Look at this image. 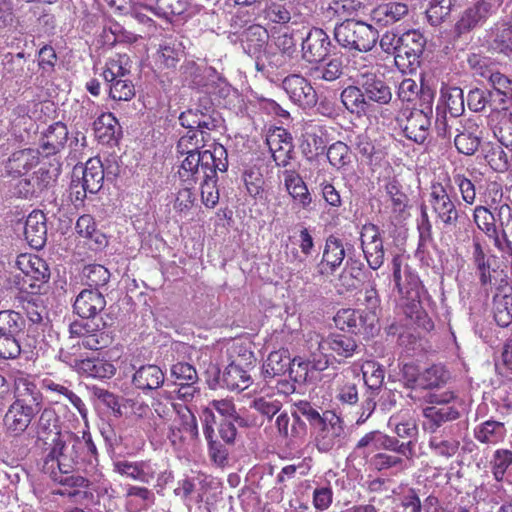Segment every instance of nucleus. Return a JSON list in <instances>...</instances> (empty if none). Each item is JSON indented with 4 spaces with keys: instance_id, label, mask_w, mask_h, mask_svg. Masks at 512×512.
Instances as JSON below:
<instances>
[{
    "instance_id": "f257e3e1",
    "label": "nucleus",
    "mask_w": 512,
    "mask_h": 512,
    "mask_svg": "<svg viewBox=\"0 0 512 512\" xmlns=\"http://www.w3.org/2000/svg\"><path fill=\"white\" fill-rule=\"evenodd\" d=\"M49 462H52V467L55 462L59 472H71L84 462L95 469L98 463L97 448L91 434L83 431L82 437H79L70 431L58 433V437L52 439V447L47 455L46 464Z\"/></svg>"
},
{
    "instance_id": "f03ea898",
    "label": "nucleus",
    "mask_w": 512,
    "mask_h": 512,
    "mask_svg": "<svg viewBox=\"0 0 512 512\" xmlns=\"http://www.w3.org/2000/svg\"><path fill=\"white\" fill-rule=\"evenodd\" d=\"M306 347L309 351L307 362H299V367H311V370L323 371L329 365V356L326 353L331 350L337 356L351 357L358 345L355 339L345 334H333L324 338L316 331H309L305 335Z\"/></svg>"
},
{
    "instance_id": "7ed1b4c3",
    "label": "nucleus",
    "mask_w": 512,
    "mask_h": 512,
    "mask_svg": "<svg viewBox=\"0 0 512 512\" xmlns=\"http://www.w3.org/2000/svg\"><path fill=\"white\" fill-rule=\"evenodd\" d=\"M152 410L160 424L172 419L168 438L173 445L194 441L198 437L196 418L187 406L155 399Z\"/></svg>"
},
{
    "instance_id": "20e7f679",
    "label": "nucleus",
    "mask_w": 512,
    "mask_h": 512,
    "mask_svg": "<svg viewBox=\"0 0 512 512\" xmlns=\"http://www.w3.org/2000/svg\"><path fill=\"white\" fill-rule=\"evenodd\" d=\"M184 156L178 173L181 181L188 185H194L213 170H227V152L221 144L214 145L213 150H203Z\"/></svg>"
},
{
    "instance_id": "39448f33",
    "label": "nucleus",
    "mask_w": 512,
    "mask_h": 512,
    "mask_svg": "<svg viewBox=\"0 0 512 512\" xmlns=\"http://www.w3.org/2000/svg\"><path fill=\"white\" fill-rule=\"evenodd\" d=\"M427 406L423 408V430L435 433L447 422L457 420L460 412L455 405L457 396L451 390L428 392L425 397Z\"/></svg>"
},
{
    "instance_id": "423d86ee",
    "label": "nucleus",
    "mask_w": 512,
    "mask_h": 512,
    "mask_svg": "<svg viewBox=\"0 0 512 512\" xmlns=\"http://www.w3.org/2000/svg\"><path fill=\"white\" fill-rule=\"evenodd\" d=\"M334 38L348 51L368 52L376 45L379 33L363 21L346 19L335 26Z\"/></svg>"
},
{
    "instance_id": "0eeeda50",
    "label": "nucleus",
    "mask_w": 512,
    "mask_h": 512,
    "mask_svg": "<svg viewBox=\"0 0 512 512\" xmlns=\"http://www.w3.org/2000/svg\"><path fill=\"white\" fill-rule=\"evenodd\" d=\"M113 470L121 476L143 484H150L156 479L159 487H163L172 479L170 471H160L158 464L151 460H117L113 462Z\"/></svg>"
},
{
    "instance_id": "6e6552de",
    "label": "nucleus",
    "mask_w": 512,
    "mask_h": 512,
    "mask_svg": "<svg viewBox=\"0 0 512 512\" xmlns=\"http://www.w3.org/2000/svg\"><path fill=\"white\" fill-rule=\"evenodd\" d=\"M16 266L23 274L21 290L37 294L50 278L46 262L34 254H21L16 259Z\"/></svg>"
},
{
    "instance_id": "1a4fd4ad",
    "label": "nucleus",
    "mask_w": 512,
    "mask_h": 512,
    "mask_svg": "<svg viewBox=\"0 0 512 512\" xmlns=\"http://www.w3.org/2000/svg\"><path fill=\"white\" fill-rule=\"evenodd\" d=\"M103 180L104 170L99 158H90L84 166H75L71 188L75 190L76 199H83L86 193L98 192L102 187Z\"/></svg>"
},
{
    "instance_id": "9d476101",
    "label": "nucleus",
    "mask_w": 512,
    "mask_h": 512,
    "mask_svg": "<svg viewBox=\"0 0 512 512\" xmlns=\"http://www.w3.org/2000/svg\"><path fill=\"white\" fill-rule=\"evenodd\" d=\"M428 202L438 223L442 224L444 228L456 227L459 212L446 186L441 183H433Z\"/></svg>"
},
{
    "instance_id": "9b49d317",
    "label": "nucleus",
    "mask_w": 512,
    "mask_h": 512,
    "mask_svg": "<svg viewBox=\"0 0 512 512\" xmlns=\"http://www.w3.org/2000/svg\"><path fill=\"white\" fill-rule=\"evenodd\" d=\"M296 52L297 39L295 38V32L285 28L272 34L265 55L271 66L280 68L290 62Z\"/></svg>"
},
{
    "instance_id": "f8f14e48",
    "label": "nucleus",
    "mask_w": 512,
    "mask_h": 512,
    "mask_svg": "<svg viewBox=\"0 0 512 512\" xmlns=\"http://www.w3.org/2000/svg\"><path fill=\"white\" fill-rule=\"evenodd\" d=\"M320 428L315 437L316 447L321 452L341 448L347 439L343 421L335 414H325L320 421Z\"/></svg>"
},
{
    "instance_id": "ddd939ff",
    "label": "nucleus",
    "mask_w": 512,
    "mask_h": 512,
    "mask_svg": "<svg viewBox=\"0 0 512 512\" xmlns=\"http://www.w3.org/2000/svg\"><path fill=\"white\" fill-rule=\"evenodd\" d=\"M402 41L394 56L395 65L402 71H412L419 63V58L424 50L425 39L416 31H407L400 36Z\"/></svg>"
},
{
    "instance_id": "4468645a",
    "label": "nucleus",
    "mask_w": 512,
    "mask_h": 512,
    "mask_svg": "<svg viewBox=\"0 0 512 512\" xmlns=\"http://www.w3.org/2000/svg\"><path fill=\"white\" fill-rule=\"evenodd\" d=\"M336 326L341 330L373 335L378 330V315L362 309H342L334 317Z\"/></svg>"
},
{
    "instance_id": "2eb2a0df",
    "label": "nucleus",
    "mask_w": 512,
    "mask_h": 512,
    "mask_svg": "<svg viewBox=\"0 0 512 512\" xmlns=\"http://www.w3.org/2000/svg\"><path fill=\"white\" fill-rule=\"evenodd\" d=\"M354 69L357 70L354 76L356 82L362 87L363 93H365L368 100L378 104H387L391 101L392 92L390 87L375 75L371 65L364 64Z\"/></svg>"
},
{
    "instance_id": "dca6fc26",
    "label": "nucleus",
    "mask_w": 512,
    "mask_h": 512,
    "mask_svg": "<svg viewBox=\"0 0 512 512\" xmlns=\"http://www.w3.org/2000/svg\"><path fill=\"white\" fill-rule=\"evenodd\" d=\"M501 3L502 0H477L461 14L456 22L455 31L458 35L470 32L494 14Z\"/></svg>"
},
{
    "instance_id": "f3484780",
    "label": "nucleus",
    "mask_w": 512,
    "mask_h": 512,
    "mask_svg": "<svg viewBox=\"0 0 512 512\" xmlns=\"http://www.w3.org/2000/svg\"><path fill=\"white\" fill-rule=\"evenodd\" d=\"M299 362H305L301 359H293L291 360L288 350L280 349L278 351H273L269 354L267 360L263 364L262 373L265 379H271L276 376L285 375L289 373L292 375L295 373V367L304 372V379L307 378L308 371L311 370V367L305 368L303 365L299 367Z\"/></svg>"
},
{
    "instance_id": "a211bd4d",
    "label": "nucleus",
    "mask_w": 512,
    "mask_h": 512,
    "mask_svg": "<svg viewBox=\"0 0 512 512\" xmlns=\"http://www.w3.org/2000/svg\"><path fill=\"white\" fill-rule=\"evenodd\" d=\"M34 415L35 408L31 404L13 401L3 418L5 432L11 436H20L29 427Z\"/></svg>"
},
{
    "instance_id": "6ab92c4d",
    "label": "nucleus",
    "mask_w": 512,
    "mask_h": 512,
    "mask_svg": "<svg viewBox=\"0 0 512 512\" xmlns=\"http://www.w3.org/2000/svg\"><path fill=\"white\" fill-rule=\"evenodd\" d=\"M283 89L290 100L302 108L314 107L317 103V93L310 82L299 74L284 78Z\"/></svg>"
},
{
    "instance_id": "aec40b11",
    "label": "nucleus",
    "mask_w": 512,
    "mask_h": 512,
    "mask_svg": "<svg viewBox=\"0 0 512 512\" xmlns=\"http://www.w3.org/2000/svg\"><path fill=\"white\" fill-rule=\"evenodd\" d=\"M431 109L429 112L414 109L404 112V119H400V126L407 139L422 144L427 139L431 126Z\"/></svg>"
},
{
    "instance_id": "412c9836",
    "label": "nucleus",
    "mask_w": 512,
    "mask_h": 512,
    "mask_svg": "<svg viewBox=\"0 0 512 512\" xmlns=\"http://www.w3.org/2000/svg\"><path fill=\"white\" fill-rule=\"evenodd\" d=\"M331 41L321 28H312L302 39V58L308 63H320L329 54Z\"/></svg>"
},
{
    "instance_id": "4be33fe9",
    "label": "nucleus",
    "mask_w": 512,
    "mask_h": 512,
    "mask_svg": "<svg viewBox=\"0 0 512 512\" xmlns=\"http://www.w3.org/2000/svg\"><path fill=\"white\" fill-rule=\"evenodd\" d=\"M346 256V249L343 241L333 235L329 236L322 251L321 261L316 270L318 275L329 277L333 275L342 265Z\"/></svg>"
},
{
    "instance_id": "5701e85b",
    "label": "nucleus",
    "mask_w": 512,
    "mask_h": 512,
    "mask_svg": "<svg viewBox=\"0 0 512 512\" xmlns=\"http://www.w3.org/2000/svg\"><path fill=\"white\" fill-rule=\"evenodd\" d=\"M402 257L395 256L392 260L393 278L399 294L411 302L412 310L419 306V279L417 275L405 268L404 279L402 277Z\"/></svg>"
},
{
    "instance_id": "b1692460",
    "label": "nucleus",
    "mask_w": 512,
    "mask_h": 512,
    "mask_svg": "<svg viewBox=\"0 0 512 512\" xmlns=\"http://www.w3.org/2000/svg\"><path fill=\"white\" fill-rule=\"evenodd\" d=\"M181 126L188 131H197L200 136H209V131L217 129L221 124V118L218 114L209 113L208 110L190 108L182 112L179 116Z\"/></svg>"
},
{
    "instance_id": "393cba45",
    "label": "nucleus",
    "mask_w": 512,
    "mask_h": 512,
    "mask_svg": "<svg viewBox=\"0 0 512 512\" xmlns=\"http://www.w3.org/2000/svg\"><path fill=\"white\" fill-rule=\"evenodd\" d=\"M70 472H59V475L54 474L53 478L63 486L67 487H91L97 493H103L111 496L109 490H112L111 483L104 478L103 474L94 471L88 477L80 475L69 474Z\"/></svg>"
},
{
    "instance_id": "a878e982",
    "label": "nucleus",
    "mask_w": 512,
    "mask_h": 512,
    "mask_svg": "<svg viewBox=\"0 0 512 512\" xmlns=\"http://www.w3.org/2000/svg\"><path fill=\"white\" fill-rule=\"evenodd\" d=\"M253 354L245 350L242 355H239L238 359L233 360L224 370L222 374L223 385L229 390H244L251 384V377L247 370L242 367V361H249Z\"/></svg>"
},
{
    "instance_id": "bb28decb",
    "label": "nucleus",
    "mask_w": 512,
    "mask_h": 512,
    "mask_svg": "<svg viewBox=\"0 0 512 512\" xmlns=\"http://www.w3.org/2000/svg\"><path fill=\"white\" fill-rule=\"evenodd\" d=\"M267 145L277 166L286 167L293 152L292 138L283 128H275L266 138Z\"/></svg>"
},
{
    "instance_id": "cd10ccee",
    "label": "nucleus",
    "mask_w": 512,
    "mask_h": 512,
    "mask_svg": "<svg viewBox=\"0 0 512 512\" xmlns=\"http://www.w3.org/2000/svg\"><path fill=\"white\" fill-rule=\"evenodd\" d=\"M106 306L104 296L97 289H84L76 297L73 310L81 318H94Z\"/></svg>"
},
{
    "instance_id": "c85d7f7f",
    "label": "nucleus",
    "mask_w": 512,
    "mask_h": 512,
    "mask_svg": "<svg viewBox=\"0 0 512 512\" xmlns=\"http://www.w3.org/2000/svg\"><path fill=\"white\" fill-rule=\"evenodd\" d=\"M53 181V175L50 170L41 166L30 177L19 180L16 189L17 193L24 197L39 196Z\"/></svg>"
},
{
    "instance_id": "c756f323",
    "label": "nucleus",
    "mask_w": 512,
    "mask_h": 512,
    "mask_svg": "<svg viewBox=\"0 0 512 512\" xmlns=\"http://www.w3.org/2000/svg\"><path fill=\"white\" fill-rule=\"evenodd\" d=\"M482 131L476 119H468L462 125V130L454 139L457 150L464 155H473L479 145Z\"/></svg>"
},
{
    "instance_id": "7c9ffc66",
    "label": "nucleus",
    "mask_w": 512,
    "mask_h": 512,
    "mask_svg": "<svg viewBox=\"0 0 512 512\" xmlns=\"http://www.w3.org/2000/svg\"><path fill=\"white\" fill-rule=\"evenodd\" d=\"M24 235L32 248L40 249L44 246L47 237L45 214L40 210L32 211L25 222Z\"/></svg>"
},
{
    "instance_id": "2f4dec72",
    "label": "nucleus",
    "mask_w": 512,
    "mask_h": 512,
    "mask_svg": "<svg viewBox=\"0 0 512 512\" xmlns=\"http://www.w3.org/2000/svg\"><path fill=\"white\" fill-rule=\"evenodd\" d=\"M29 403L33 407L38 406L41 401V393L37 389L32 376L23 372L14 375V401Z\"/></svg>"
},
{
    "instance_id": "473e14b6",
    "label": "nucleus",
    "mask_w": 512,
    "mask_h": 512,
    "mask_svg": "<svg viewBox=\"0 0 512 512\" xmlns=\"http://www.w3.org/2000/svg\"><path fill=\"white\" fill-rule=\"evenodd\" d=\"M182 53V43L175 37H166L159 46L155 63L159 69H173L179 62Z\"/></svg>"
},
{
    "instance_id": "72a5a7b5",
    "label": "nucleus",
    "mask_w": 512,
    "mask_h": 512,
    "mask_svg": "<svg viewBox=\"0 0 512 512\" xmlns=\"http://www.w3.org/2000/svg\"><path fill=\"white\" fill-rule=\"evenodd\" d=\"M165 374L162 369L153 364L143 365L133 375L132 382L137 389L155 390L163 385Z\"/></svg>"
},
{
    "instance_id": "f704fd0d",
    "label": "nucleus",
    "mask_w": 512,
    "mask_h": 512,
    "mask_svg": "<svg viewBox=\"0 0 512 512\" xmlns=\"http://www.w3.org/2000/svg\"><path fill=\"white\" fill-rule=\"evenodd\" d=\"M432 435L428 441V447L435 457L443 458L445 460L453 457L458 449L460 442L443 430L440 433H431Z\"/></svg>"
},
{
    "instance_id": "c9c22d12",
    "label": "nucleus",
    "mask_w": 512,
    "mask_h": 512,
    "mask_svg": "<svg viewBox=\"0 0 512 512\" xmlns=\"http://www.w3.org/2000/svg\"><path fill=\"white\" fill-rule=\"evenodd\" d=\"M124 408L128 410L127 412L131 416L141 422L144 429L157 430L160 427V423L153 414L152 408L143 400L127 399Z\"/></svg>"
},
{
    "instance_id": "e433bc0d",
    "label": "nucleus",
    "mask_w": 512,
    "mask_h": 512,
    "mask_svg": "<svg viewBox=\"0 0 512 512\" xmlns=\"http://www.w3.org/2000/svg\"><path fill=\"white\" fill-rule=\"evenodd\" d=\"M75 367L78 372L86 376L100 379L110 378L116 372V368L112 363L98 358L76 360Z\"/></svg>"
},
{
    "instance_id": "4c0bfd02",
    "label": "nucleus",
    "mask_w": 512,
    "mask_h": 512,
    "mask_svg": "<svg viewBox=\"0 0 512 512\" xmlns=\"http://www.w3.org/2000/svg\"><path fill=\"white\" fill-rule=\"evenodd\" d=\"M154 502V494L146 487L127 485L125 508L128 512H139Z\"/></svg>"
},
{
    "instance_id": "58836bf2",
    "label": "nucleus",
    "mask_w": 512,
    "mask_h": 512,
    "mask_svg": "<svg viewBox=\"0 0 512 512\" xmlns=\"http://www.w3.org/2000/svg\"><path fill=\"white\" fill-rule=\"evenodd\" d=\"M489 123L500 144L512 150V113L489 115Z\"/></svg>"
},
{
    "instance_id": "ea45409f",
    "label": "nucleus",
    "mask_w": 512,
    "mask_h": 512,
    "mask_svg": "<svg viewBox=\"0 0 512 512\" xmlns=\"http://www.w3.org/2000/svg\"><path fill=\"white\" fill-rule=\"evenodd\" d=\"M474 437L484 444H498L506 437V429L502 422L487 420L474 430Z\"/></svg>"
},
{
    "instance_id": "a19ab883",
    "label": "nucleus",
    "mask_w": 512,
    "mask_h": 512,
    "mask_svg": "<svg viewBox=\"0 0 512 512\" xmlns=\"http://www.w3.org/2000/svg\"><path fill=\"white\" fill-rule=\"evenodd\" d=\"M490 47L505 55L512 54V24L498 23L492 28Z\"/></svg>"
},
{
    "instance_id": "79ce46f5",
    "label": "nucleus",
    "mask_w": 512,
    "mask_h": 512,
    "mask_svg": "<svg viewBox=\"0 0 512 512\" xmlns=\"http://www.w3.org/2000/svg\"><path fill=\"white\" fill-rule=\"evenodd\" d=\"M67 127L57 122L51 125L41 140V147L47 154L58 152L67 140Z\"/></svg>"
},
{
    "instance_id": "37998d69",
    "label": "nucleus",
    "mask_w": 512,
    "mask_h": 512,
    "mask_svg": "<svg viewBox=\"0 0 512 512\" xmlns=\"http://www.w3.org/2000/svg\"><path fill=\"white\" fill-rule=\"evenodd\" d=\"M341 101L347 110L358 115L365 114L369 107L361 86L346 87L341 93Z\"/></svg>"
},
{
    "instance_id": "c03bdc74",
    "label": "nucleus",
    "mask_w": 512,
    "mask_h": 512,
    "mask_svg": "<svg viewBox=\"0 0 512 512\" xmlns=\"http://www.w3.org/2000/svg\"><path fill=\"white\" fill-rule=\"evenodd\" d=\"M449 379V372L441 365H432L420 373L418 378V385L423 389H428L430 392L436 391L435 389L441 388L447 383Z\"/></svg>"
},
{
    "instance_id": "a18cd8bd",
    "label": "nucleus",
    "mask_w": 512,
    "mask_h": 512,
    "mask_svg": "<svg viewBox=\"0 0 512 512\" xmlns=\"http://www.w3.org/2000/svg\"><path fill=\"white\" fill-rule=\"evenodd\" d=\"M39 152L34 149H24L12 154L8 168L11 173L22 174L39 163Z\"/></svg>"
},
{
    "instance_id": "49530a36",
    "label": "nucleus",
    "mask_w": 512,
    "mask_h": 512,
    "mask_svg": "<svg viewBox=\"0 0 512 512\" xmlns=\"http://www.w3.org/2000/svg\"><path fill=\"white\" fill-rule=\"evenodd\" d=\"M58 433H62L58 426V416L51 408L42 410L36 424V434L38 439L47 441L50 436L58 437Z\"/></svg>"
},
{
    "instance_id": "de8ad7c7",
    "label": "nucleus",
    "mask_w": 512,
    "mask_h": 512,
    "mask_svg": "<svg viewBox=\"0 0 512 512\" xmlns=\"http://www.w3.org/2000/svg\"><path fill=\"white\" fill-rule=\"evenodd\" d=\"M343 72V62L341 58L334 57L327 62L318 64L310 69V76L314 80H324L332 82L340 78Z\"/></svg>"
},
{
    "instance_id": "09e8293b",
    "label": "nucleus",
    "mask_w": 512,
    "mask_h": 512,
    "mask_svg": "<svg viewBox=\"0 0 512 512\" xmlns=\"http://www.w3.org/2000/svg\"><path fill=\"white\" fill-rule=\"evenodd\" d=\"M388 427L400 438H413L417 435L416 421L408 413H396L388 420Z\"/></svg>"
},
{
    "instance_id": "8fccbe9b",
    "label": "nucleus",
    "mask_w": 512,
    "mask_h": 512,
    "mask_svg": "<svg viewBox=\"0 0 512 512\" xmlns=\"http://www.w3.org/2000/svg\"><path fill=\"white\" fill-rule=\"evenodd\" d=\"M96 136L102 142H110L119 130L117 119L112 113H102L94 122Z\"/></svg>"
},
{
    "instance_id": "3c124183",
    "label": "nucleus",
    "mask_w": 512,
    "mask_h": 512,
    "mask_svg": "<svg viewBox=\"0 0 512 512\" xmlns=\"http://www.w3.org/2000/svg\"><path fill=\"white\" fill-rule=\"evenodd\" d=\"M129 62L126 54H118L110 58L103 71L104 80L108 82L125 77L130 72Z\"/></svg>"
},
{
    "instance_id": "603ef678",
    "label": "nucleus",
    "mask_w": 512,
    "mask_h": 512,
    "mask_svg": "<svg viewBox=\"0 0 512 512\" xmlns=\"http://www.w3.org/2000/svg\"><path fill=\"white\" fill-rule=\"evenodd\" d=\"M494 318L500 327H507L512 322V295L494 296Z\"/></svg>"
},
{
    "instance_id": "864d4df0",
    "label": "nucleus",
    "mask_w": 512,
    "mask_h": 512,
    "mask_svg": "<svg viewBox=\"0 0 512 512\" xmlns=\"http://www.w3.org/2000/svg\"><path fill=\"white\" fill-rule=\"evenodd\" d=\"M512 465V451L509 449H497L490 460V468L493 477L500 482L504 479L507 469Z\"/></svg>"
},
{
    "instance_id": "5fc2aeb1",
    "label": "nucleus",
    "mask_w": 512,
    "mask_h": 512,
    "mask_svg": "<svg viewBox=\"0 0 512 512\" xmlns=\"http://www.w3.org/2000/svg\"><path fill=\"white\" fill-rule=\"evenodd\" d=\"M24 327L20 313L12 310L0 311V334L10 337L17 336Z\"/></svg>"
},
{
    "instance_id": "6e6d98bb",
    "label": "nucleus",
    "mask_w": 512,
    "mask_h": 512,
    "mask_svg": "<svg viewBox=\"0 0 512 512\" xmlns=\"http://www.w3.org/2000/svg\"><path fill=\"white\" fill-rule=\"evenodd\" d=\"M473 262L476 266L477 272L479 274V279L482 285H487L491 283V273H490V258L485 254L481 244L478 241H474L473 243V252H472Z\"/></svg>"
},
{
    "instance_id": "4d7b16f0",
    "label": "nucleus",
    "mask_w": 512,
    "mask_h": 512,
    "mask_svg": "<svg viewBox=\"0 0 512 512\" xmlns=\"http://www.w3.org/2000/svg\"><path fill=\"white\" fill-rule=\"evenodd\" d=\"M327 158L329 163L338 170L345 168L352 162L350 149L342 141H337L330 145L327 150Z\"/></svg>"
},
{
    "instance_id": "13d9d810",
    "label": "nucleus",
    "mask_w": 512,
    "mask_h": 512,
    "mask_svg": "<svg viewBox=\"0 0 512 512\" xmlns=\"http://www.w3.org/2000/svg\"><path fill=\"white\" fill-rule=\"evenodd\" d=\"M218 170L209 172L201 177V198L203 204L208 208H213L219 201V191L216 187V174Z\"/></svg>"
},
{
    "instance_id": "bf43d9fd",
    "label": "nucleus",
    "mask_w": 512,
    "mask_h": 512,
    "mask_svg": "<svg viewBox=\"0 0 512 512\" xmlns=\"http://www.w3.org/2000/svg\"><path fill=\"white\" fill-rule=\"evenodd\" d=\"M292 5L290 3L271 2L264 10L266 20L276 24H286L291 20Z\"/></svg>"
},
{
    "instance_id": "052dcab7",
    "label": "nucleus",
    "mask_w": 512,
    "mask_h": 512,
    "mask_svg": "<svg viewBox=\"0 0 512 512\" xmlns=\"http://www.w3.org/2000/svg\"><path fill=\"white\" fill-rule=\"evenodd\" d=\"M208 136H200L197 131H187L177 143V151L180 155H189L192 153L200 152L204 143L207 141Z\"/></svg>"
},
{
    "instance_id": "680f3d73",
    "label": "nucleus",
    "mask_w": 512,
    "mask_h": 512,
    "mask_svg": "<svg viewBox=\"0 0 512 512\" xmlns=\"http://www.w3.org/2000/svg\"><path fill=\"white\" fill-rule=\"evenodd\" d=\"M371 464L377 470L395 469L396 472L404 471L409 467L403 458L387 453L374 455L371 458Z\"/></svg>"
},
{
    "instance_id": "e2e57ef3",
    "label": "nucleus",
    "mask_w": 512,
    "mask_h": 512,
    "mask_svg": "<svg viewBox=\"0 0 512 512\" xmlns=\"http://www.w3.org/2000/svg\"><path fill=\"white\" fill-rule=\"evenodd\" d=\"M380 442L381 450H389L396 452L404 456L408 460L412 459L414 455V444L412 441H408L406 443H399V441L396 438L380 432Z\"/></svg>"
},
{
    "instance_id": "0e129e2a",
    "label": "nucleus",
    "mask_w": 512,
    "mask_h": 512,
    "mask_svg": "<svg viewBox=\"0 0 512 512\" xmlns=\"http://www.w3.org/2000/svg\"><path fill=\"white\" fill-rule=\"evenodd\" d=\"M362 374L365 384L370 389H378L384 381V369L374 361H366L362 365Z\"/></svg>"
},
{
    "instance_id": "69168bd1",
    "label": "nucleus",
    "mask_w": 512,
    "mask_h": 512,
    "mask_svg": "<svg viewBox=\"0 0 512 512\" xmlns=\"http://www.w3.org/2000/svg\"><path fill=\"white\" fill-rule=\"evenodd\" d=\"M211 405L221 417L225 418V421L233 420L239 426L247 425L245 419L237 413L231 399L212 400Z\"/></svg>"
},
{
    "instance_id": "338daca9",
    "label": "nucleus",
    "mask_w": 512,
    "mask_h": 512,
    "mask_svg": "<svg viewBox=\"0 0 512 512\" xmlns=\"http://www.w3.org/2000/svg\"><path fill=\"white\" fill-rule=\"evenodd\" d=\"M83 277L89 286L99 287L105 285L109 278L110 272L107 268L99 264H90L84 267Z\"/></svg>"
},
{
    "instance_id": "774afa93",
    "label": "nucleus",
    "mask_w": 512,
    "mask_h": 512,
    "mask_svg": "<svg viewBox=\"0 0 512 512\" xmlns=\"http://www.w3.org/2000/svg\"><path fill=\"white\" fill-rule=\"evenodd\" d=\"M476 73L488 79L492 86L491 91L503 92L504 94H512V82L500 72H493L489 69L483 70L482 67H480V71H477Z\"/></svg>"
}]
</instances>
